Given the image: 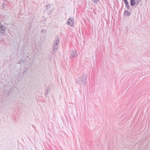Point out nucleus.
I'll list each match as a JSON object with an SVG mask.
<instances>
[{"label": "nucleus", "instance_id": "obj_11", "mask_svg": "<svg viewBox=\"0 0 150 150\" xmlns=\"http://www.w3.org/2000/svg\"><path fill=\"white\" fill-rule=\"evenodd\" d=\"M128 0H123L124 2H127Z\"/></svg>", "mask_w": 150, "mask_h": 150}, {"label": "nucleus", "instance_id": "obj_8", "mask_svg": "<svg viewBox=\"0 0 150 150\" xmlns=\"http://www.w3.org/2000/svg\"><path fill=\"white\" fill-rule=\"evenodd\" d=\"M124 14L125 15H127V16H129L130 15V13L128 12L127 11H125Z\"/></svg>", "mask_w": 150, "mask_h": 150}, {"label": "nucleus", "instance_id": "obj_4", "mask_svg": "<svg viewBox=\"0 0 150 150\" xmlns=\"http://www.w3.org/2000/svg\"><path fill=\"white\" fill-rule=\"evenodd\" d=\"M6 27L3 25H1L0 26V32L2 33H4Z\"/></svg>", "mask_w": 150, "mask_h": 150}, {"label": "nucleus", "instance_id": "obj_7", "mask_svg": "<svg viewBox=\"0 0 150 150\" xmlns=\"http://www.w3.org/2000/svg\"><path fill=\"white\" fill-rule=\"evenodd\" d=\"M125 3V4L127 8L128 9H129V5L128 4V1L127 2H124Z\"/></svg>", "mask_w": 150, "mask_h": 150}, {"label": "nucleus", "instance_id": "obj_12", "mask_svg": "<svg viewBox=\"0 0 150 150\" xmlns=\"http://www.w3.org/2000/svg\"><path fill=\"white\" fill-rule=\"evenodd\" d=\"M49 91V89H47V91L48 92Z\"/></svg>", "mask_w": 150, "mask_h": 150}, {"label": "nucleus", "instance_id": "obj_6", "mask_svg": "<svg viewBox=\"0 0 150 150\" xmlns=\"http://www.w3.org/2000/svg\"><path fill=\"white\" fill-rule=\"evenodd\" d=\"M135 0H130V4L132 6H134L135 5L136 3Z\"/></svg>", "mask_w": 150, "mask_h": 150}, {"label": "nucleus", "instance_id": "obj_14", "mask_svg": "<svg viewBox=\"0 0 150 150\" xmlns=\"http://www.w3.org/2000/svg\"><path fill=\"white\" fill-rule=\"evenodd\" d=\"M43 31H44V30H42V32H43Z\"/></svg>", "mask_w": 150, "mask_h": 150}, {"label": "nucleus", "instance_id": "obj_2", "mask_svg": "<svg viewBox=\"0 0 150 150\" xmlns=\"http://www.w3.org/2000/svg\"><path fill=\"white\" fill-rule=\"evenodd\" d=\"M83 79H81V81L79 82V83L81 84H85L86 81V76L85 75H83Z\"/></svg>", "mask_w": 150, "mask_h": 150}, {"label": "nucleus", "instance_id": "obj_9", "mask_svg": "<svg viewBox=\"0 0 150 150\" xmlns=\"http://www.w3.org/2000/svg\"><path fill=\"white\" fill-rule=\"evenodd\" d=\"M140 1V0H136V1H135L136 3L135 4V6H137L138 5V4H139V2Z\"/></svg>", "mask_w": 150, "mask_h": 150}, {"label": "nucleus", "instance_id": "obj_13", "mask_svg": "<svg viewBox=\"0 0 150 150\" xmlns=\"http://www.w3.org/2000/svg\"><path fill=\"white\" fill-rule=\"evenodd\" d=\"M43 31H44V30H42V32H43Z\"/></svg>", "mask_w": 150, "mask_h": 150}, {"label": "nucleus", "instance_id": "obj_1", "mask_svg": "<svg viewBox=\"0 0 150 150\" xmlns=\"http://www.w3.org/2000/svg\"><path fill=\"white\" fill-rule=\"evenodd\" d=\"M59 40L58 38H56L54 40L53 45V53L56 52L57 50L59 45Z\"/></svg>", "mask_w": 150, "mask_h": 150}, {"label": "nucleus", "instance_id": "obj_3", "mask_svg": "<svg viewBox=\"0 0 150 150\" xmlns=\"http://www.w3.org/2000/svg\"><path fill=\"white\" fill-rule=\"evenodd\" d=\"M74 23V19L73 18H71L69 19L68 24L69 25L71 26H72Z\"/></svg>", "mask_w": 150, "mask_h": 150}, {"label": "nucleus", "instance_id": "obj_10", "mask_svg": "<svg viewBox=\"0 0 150 150\" xmlns=\"http://www.w3.org/2000/svg\"><path fill=\"white\" fill-rule=\"evenodd\" d=\"M99 1V0H93V2L94 3H97Z\"/></svg>", "mask_w": 150, "mask_h": 150}, {"label": "nucleus", "instance_id": "obj_5", "mask_svg": "<svg viewBox=\"0 0 150 150\" xmlns=\"http://www.w3.org/2000/svg\"><path fill=\"white\" fill-rule=\"evenodd\" d=\"M71 54L70 56V58H73L75 57L77 53L75 51H71Z\"/></svg>", "mask_w": 150, "mask_h": 150}]
</instances>
